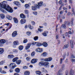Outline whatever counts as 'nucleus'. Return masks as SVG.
Listing matches in <instances>:
<instances>
[{"label": "nucleus", "instance_id": "14", "mask_svg": "<svg viewBox=\"0 0 75 75\" xmlns=\"http://www.w3.org/2000/svg\"><path fill=\"white\" fill-rule=\"evenodd\" d=\"M13 20L15 23L16 24H17V23H18V20H17V18H13Z\"/></svg>", "mask_w": 75, "mask_h": 75}, {"label": "nucleus", "instance_id": "11", "mask_svg": "<svg viewBox=\"0 0 75 75\" xmlns=\"http://www.w3.org/2000/svg\"><path fill=\"white\" fill-rule=\"evenodd\" d=\"M14 3H15L16 5V6H18V7H20L21 6L20 4V3L18 1H14Z\"/></svg>", "mask_w": 75, "mask_h": 75}, {"label": "nucleus", "instance_id": "47", "mask_svg": "<svg viewBox=\"0 0 75 75\" xmlns=\"http://www.w3.org/2000/svg\"><path fill=\"white\" fill-rule=\"evenodd\" d=\"M65 35L66 36L68 37H70V36L69 35H68V33L67 32L65 34Z\"/></svg>", "mask_w": 75, "mask_h": 75}, {"label": "nucleus", "instance_id": "24", "mask_svg": "<svg viewBox=\"0 0 75 75\" xmlns=\"http://www.w3.org/2000/svg\"><path fill=\"white\" fill-rule=\"evenodd\" d=\"M70 75H74V70H71L70 71Z\"/></svg>", "mask_w": 75, "mask_h": 75}, {"label": "nucleus", "instance_id": "19", "mask_svg": "<svg viewBox=\"0 0 75 75\" xmlns=\"http://www.w3.org/2000/svg\"><path fill=\"white\" fill-rule=\"evenodd\" d=\"M21 63V60H19L16 62V64H17V65H20V63Z\"/></svg>", "mask_w": 75, "mask_h": 75}, {"label": "nucleus", "instance_id": "45", "mask_svg": "<svg viewBox=\"0 0 75 75\" xmlns=\"http://www.w3.org/2000/svg\"><path fill=\"white\" fill-rule=\"evenodd\" d=\"M28 41L27 39H25L23 41V42L24 44H25V43H27V42Z\"/></svg>", "mask_w": 75, "mask_h": 75}, {"label": "nucleus", "instance_id": "23", "mask_svg": "<svg viewBox=\"0 0 75 75\" xmlns=\"http://www.w3.org/2000/svg\"><path fill=\"white\" fill-rule=\"evenodd\" d=\"M25 75H30V72L28 71H26L24 73Z\"/></svg>", "mask_w": 75, "mask_h": 75}, {"label": "nucleus", "instance_id": "37", "mask_svg": "<svg viewBox=\"0 0 75 75\" xmlns=\"http://www.w3.org/2000/svg\"><path fill=\"white\" fill-rule=\"evenodd\" d=\"M69 46H68V45H64V49H65V48H67Z\"/></svg>", "mask_w": 75, "mask_h": 75}, {"label": "nucleus", "instance_id": "60", "mask_svg": "<svg viewBox=\"0 0 75 75\" xmlns=\"http://www.w3.org/2000/svg\"><path fill=\"white\" fill-rule=\"evenodd\" d=\"M32 24L33 25H35V22L34 21H32L31 22Z\"/></svg>", "mask_w": 75, "mask_h": 75}, {"label": "nucleus", "instance_id": "1", "mask_svg": "<svg viewBox=\"0 0 75 75\" xmlns=\"http://www.w3.org/2000/svg\"><path fill=\"white\" fill-rule=\"evenodd\" d=\"M6 4H7V1H3L2 2L0 3V6L9 13H12L13 12V9L9 5H6Z\"/></svg>", "mask_w": 75, "mask_h": 75}, {"label": "nucleus", "instance_id": "63", "mask_svg": "<svg viewBox=\"0 0 75 75\" xmlns=\"http://www.w3.org/2000/svg\"><path fill=\"white\" fill-rule=\"evenodd\" d=\"M67 15L68 16H69L70 15H71V13L70 12H68L67 14Z\"/></svg>", "mask_w": 75, "mask_h": 75}, {"label": "nucleus", "instance_id": "38", "mask_svg": "<svg viewBox=\"0 0 75 75\" xmlns=\"http://www.w3.org/2000/svg\"><path fill=\"white\" fill-rule=\"evenodd\" d=\"M24 11L25 13L26 14H28V13H29V11H28L27 10H25Z\"/></svg>", "mask_w": 75, "mask_h": 75}, {"label": "nucleus", "instance_id": "18", "mask_svg": "<svg viewBox=\"0 0 75 75\" xmlns=\"http://www.w3.org/2000/svg\"><path fill=\"white\" fill-rule=\"evenodd\" d=\"M32 9L33 10H34V11L37 10V6H35V5L34 6H32Z\"/></svg>", "mask_w": 75, "mask_h": 75}, {"label": "nucleus", "instance_id": "27", "mask_svg": "<svg viewBox=\"0 0 75 75\" xmlns=\"http://www.w3.org/2000/svg\"><path fill=\"white\" fill-rule=\"evenodd\" d=\"M23 48H24L23 46L21 45L19 46V49L20 50V51H21V50L23 49Z\"/></svg>", "mask_w": 75, "mask_h": 75}, {"label": "nucleus", "instance_id": "4", "mask_svg": "<svg viewBox=\"0 0 75 75\" xmlns=\"http://www.w3.org/2000/svg\"><path fill=\"white\" fill-rule=\"evenodd\" d=\"M9 67L11 68H12V69H14V68H16V65L15 64V63H11L9 65Z\"/></svg>", "mask_w": 75, "mask_h": 75}, {"label": "nucleus", "instance_id": "2", "mask_svg": "<svg viewBox=\"0 0 75 75\" xmlns=\"http://www.w3.org/2000/svg\"><path fill=\"white\" fill-rule=\"evenodd\" d=\"M38 65L40 67L42 66H47V62H40L39 63Z\"/></svg>", "mask_w": 75, "mask_h": 75}, {"label": "nucleus", "instance_id": "59", "mask_svg": "<svg viewBox=\"0 0 75 75\" xmlns=\"http://www.w3.org/2000/svg\"><path fill=\"white\" fill-rule=\"evenodd\" d=\"M1 74H6V72L4 71H3L1 72Z\"/></svg>", "mask_w": 75, "mask_h": 75}, {"label": "nucleus", "instance_id": "31", "mask_svg": "<svg viewBox=\"0 0 75 75\" xmlns=\"http://www.w3.org/2000/svg\"><path fill=\"white\" fill-rule=\"evenodd\" d=\"M42 45L45 47H47V44L46 42H44L42 44Z\"/></svg>", "mask_w": 75, "mask_h": 75}, {"label": "nucleus", "instance_id": "41", "mask_svg": "<svg viewBox=\"0 0 75 75\" xmlns=\"http://www.w3.org/2000/svg\"><path fill=\"white\" fill-rule=\"evenodd\" d=\"M0 10L3 13H6V11L4 10L3 9L1 8H0Z\"/></svg>", "mask_w": 75, "mask_h": 75}, {"label": "nucleus", "instance_id": "40", "mask_svg": "<svg viewBox=\"0 0 75 75\" xmlns=\"http://www.w3.org/2000/svg\"><path fill=\"white\" fill-rule=\"evenodd\" d=\"M70 58L72 59V58H75V56H74V54H71L70 57Z\"/></svg>", "mask_w": 75, "mask_h": 75}, {"label": "nucleus", "instance_id": "64", "mask_svg": "<svg viewBox=\"0 0 75 75\" xmlns=\"http://www.w3.org/2000/svg\"><path fill=\"white\" fill-rule=\"evenodd\" d=\"M40 61H44V59L43 58H41L40 59Z\"/></svg>", "mask_w": 75, "mask_h": 75}, {"label": "nucleus", "instance_id": "36", "mask_svg": "<svg viewBox=\"0 0 75 75\" xmlns=\"http://www.w3.org/2000/svg\"><path fill=\"white\" fill-rule=\"evenodd\" d=\"M38 36H35L34 38V40L35 41H37V40H38Z\"/></svg>", "mask_w": 75, "mask_h": 75}, {"label": "nucleus", "instance_id": "8", "mask_svg": "<svg viewBox=\"0 0 75 75\" xmlns=\"http://www.w3.org/2000/svg\"><path fill=\"white\" fill-rule=\"evenodd\" d=\"M36 51L38 52H42V50L40 48H37L36 49Z\"/></svg>", "mask_w": 75, "mask_h": 75}, {"label": "nucleus", "instance_id": "53", "mask_svg": "<svg viewBox=\"0 0 75 75\" xmlns=\"http://www.w3.org/2000/svg\"><path fill=\"white\" fill-rule=\"evenodd\" d=\"M38 31H40V32H42V31H43V30H42V29H41L40 28H38Z\"/></svg>", "mask_w": 75, "mask_h": 75}, {"label": "nucleus", "instance_id": "16", "mask_svg": "<svg viewBox=\"0 0 75 75\" xmlns=\"http://www.w3.org/2000/svg\"><path fill=\"white\" fill-rule=\"evenodd\" d=\"M59 19H65V16H61V17L60 16H58L57 17Z\"/></svg>", "mask_w": 75, "mask_h": 75}, {"label": "nucleus", "instance_id": "54", "mask_svg": "<svg viewBox=\"0 0 75 75\" xmlns=\"http://www.w3.org/2000/svg\"><path fill=\"white\" fill-rule=\"evenodd\" d=\"M37 42H33L32 43V45H35V44H36Z\"/></svg>", "mask_w": 75, "mask_h": 75}, {"label": "nucleus", "instance_id": "28", "mask_svg": "<svg viewBox=\"0 0 75 75\" xmlns=\"http://www.w3.org/2000/svg\"><path fill=\"white\" fill-rule=\"evenodd\" d=\"M0 17L1 18H5V16L3 14H0Z\"/></svg>", "mask_w": 75, "mask_h": 75}, {"label": "nucleus", "instance_id": "7", "mask_svg": "<svg viewBox=\"0 0 75 75\" xmlns=\"http://www.w3.org/2000/svg\"><path fill=\"white\" fill-rule=\"evenodd\" d=\"M17 35V33L16 31H15L13 32L12 34V36L13 37H16Z\"/></svg>", "mask_w": 75, "mask_h": 75}, {"label": "nucleus", "instance_id": "29", "mask_svg": "<svg viewBox=\"0 0 75 75\" xmlns=\"http://www.w3.org/2000/svg\"><path fill=\"white\" fill-rule=\"evenodd\" d=\"M52 60V58L51 57H49L47 59V61H51Z\"/></svg>", "mask_w": 75, "mask_h": 75}, {"label": "nucleus", "instance_id": "44", "mask_svg": "<svg viewBox=\"0 0 75 75\" xmlns=\"http://www.w3.org/2000/svg\"><path fill=\"white\" fill-rule=\"evenodd\" d=\"M66 25H67L65 24H65L62 25V28H66Z\"/></svg>", "mask_w": 75, "mask_h": 75}, {"label": "nucleus", "instance_id": "5", "mask_svg": "<svg viewBox=\"0 0 75 75\" xmlns=\"http://www.w3.org/2000/svg\"><path fill=\"white\" fill-rule=\"evenodd\" d=\"M31 44V43H28L26 46L25 47V50H27L30 48Z\"/></svg>", "mask_w": 75, "mask_h": 75}, {"label": "nucleus", "instance_id": "42", "mask_svg": "<svg viewBox=\"0 0 75 75\" xmlns=\"http://www.w3.org/2000/svg\"><path fill=\"white\" fill-rule=\"evenodd\" d=\"M35 55V52H33L31 54V56L34 57Z\"/></svg>", "mask_w": 75, "mask_h": 75}, {"label": "nucleus", "instance_id": "43", "mask_svg": "<svg viewBox=\"0 0 75 75\" xmlns=\"http://www.w3.org/2000/svg\"><path fill=\"white\" fill-rule=\"evenodd\" d=\"M28 27L29 28H30V30H32L33 28V27L31 26V25H28Z\"/></svg>", "mask_w": 75, "mask_h": 75}, {"label": "nucleus", "instance_id": "30", "mask_svg": "<svg viewBox=\"0 0 75 75\" xmlns=\"http://www.w3.org/2000/svg\"><path fill=\"white\" fill-rule=\"evenodd\" d=\"M18 59V57H16L14 58L13 59V62H14L17 60Z\"/></svg>", "mask_w": 75, "mask_h": 75}, {"label": "nucleus", "instance_id": "50", "mask_svg": "<svg viewBox=\"0 0 75 75\" xmlns=\"http://www.w3.org/2000/svg\"><path fill=\"white\" fill-rule=\"evenodd\" d=\"M63 59H62V58H60V64H62V62H63Z\"/></svg>", "mask_w": 75, "mask_h": 75}, {"label": "nucleus", "instance_id": "6", "mask_svg": "<svg viewBox=\"0 0 75 75\" xmlns=\"http://www.w3.org/2000/svg\"><path fill=\"white\" fill-rule=\"evenodd\" d=\"M38 59H33L31 60L32 64H35L37 62Z\"/></svg>", "mask_w": 75, "mask_h": 75}, {"label": "nucleus", "instance_id": "51", "mask_svg": "<svg viewBox=\"0 0 75 75\" xmlns=\"http://www.w3.org/2000/svg\"><path fill=\"white\" fill-rule=\"evenodd\" d=\"M33 13L34 15H35V16H37V12H33Z\"/></svg>", "mask_w": 75, "mask_h": 75}, {"label": "nucleus", "instance_id": "49", "mask_svg": "<svg viewBox=\"0 0 75 75\" xmlns=\"http://www.w3.org/2000/svg\"><path fill=\"white\" fill-rule=\"evenodd\" d=\"M4 64V61H1V62H0V65H3V64Z\"/></svg>", "mask_w": 75, "mask_h": 75}, {"label": "nucleus", "instance_id": "3", "mask_svg": "<svg viewBox=\"0 0 75 75\" xmlns=\"http://www.w3.org/2000/svg\"><path fill=\"white\" fill-rule=\"evenodd\" d=\"M38 5L35 4V6H36L37 8H40V7H41L43 6V2L41 1L38 4Z\"/></svg>", "mask_w": 75, "mask_h": 75}, {"label": "nucleus", "instance_id": "17", "mask_svg": "<svg viewBox=\"0 0 75 75\" xmlns=\"http://www.w3.org/2000/svg\"><path fill=\"white\" fill-rule=\"evenodd\" d=\"M5 42L6 41L4 39H1L0 40V42L1 44H4Z\"/></svg>", "mask_w": 75, "mask_h": 75}, {"label": "nucleus", "instance_id": "55", "mask_svg": "<svg viewBox=\"0 0 75 75\" xmlns=\"http://www.w3.org/2000/svg\"><path fill=\"white\" fill-rule=\"evenodd\" d=\"M71 61L72 62H75V59H71Z\"/></svg>", "mask_w": 75, "mask_h": 75}, {"label": "nucleus", "instance_id": "39", "mask_svg": "<svg viewBox=\"0 0 75 75\" xmlns=\"http://www.w3.org/2000/svg\"><path fill=\"white\" fill-rule=\"evenodd\" d=\"M13 53H17V52H18V51L16 49H14L13 50Z\"/></svg>", "mask_w": 75, "mask_h": 75}, {"label": "nucleus", "instance_id": "9", "mask_svg": "<svg viewBox=\"0 0 75 75\" xmlns=\"http://www.w3.org/2000/svg\"><path fill=\"white\" fill-rule=\"evenodd\" d=\"M70 45L71 46V47L72 48H74V40H70Z\"/></svg>", "mask_w": 75, "mask_h": 75}, {"label": "nucleus", "instance_id": "33", "mask_svg": "<svg viewBox=\"0 0 75 75\" xmlns=\"http://www.w3.org/2000/svg\"><path fill=\"white\" fill-rule=\"evenodd\" d=\"M74 19L73 18H72L71 19V25H73V22H74Z\"/></svg>", "mask_w": 75, "mask_h": 75}, {"label": "nucleus", "instance_id": "12", "mask_svg": "<svg viewBox=\"0 0 75 75\" xmlns=\"http://www.w3.org/2000/svg\"><path fill=\"white\" fill-rule=\"evenodd\" d=\"M20 17L21 18H25V16L23 14V13H21L20 15Z\"/></svg>", "mask_w": 75, "mask_h": 75}, {"label": "nucleus", "instance_id": "52", "mask_svg": "<svg viewBox=\"0 0 75 75\" xmlns=\"http://www.w3.org/2000/svg\"><path fill=\"white\" fill-rule=\"evenodd\" d=\"M42 71H44V72H47V70H46V69H44V68H42Z\"/></svg>", "mask_w": 75, "mask_h": 75}, {"label": "nucleus", "instance_id": "58", "mask_svg": "<svg viewBox=\"0 0 75 75\" xmlns=\"http://www.w3.org/2000/svg\"><path fill=\"white\" fill-rule=\"evenodd\" d=\"M42 35H44V36H47V34L45 33H42Z\"/></svg>", "mask_w": 75, "mask_h": 75}, {"label": "nucleus", "instance_id": "48", "mask_svg": "<svg viewBox=\"0 0 75 75\" xmlns=\"http://www.w3.org/2000/svg\"><path fill=\"white\" fill-rule=\"evenodd\" d=\"M36 44L37 46H40V45H41V44L39 43L36 42Z\"/></svg>", "mask_w": 75, "mask_h": 75}, {"label": "nucleus", "instance_id": "61", "mask_svg": "<svg viewBox=\"0 0 75 75\" xmlns=\"http://www.w3.org/2000/svg\"><path fill=\"white\" fill-rule=\"evenodd\" d=\"M69 3H71V4H72V0H69Z\"/></svg>", "mask_w": 75, "mask_h": 75}, {"label": "nucleus", "instance_id": "25", "mask_svg": "<svg viewBox=\"0 0 75 75\" xmlns=\"http://www.w3.org/2000/svg\"><path fill=\"white\" fill-rule=\"evenodd\" d=\"M72 11L73 12V13L71 14L72 16L73 15V14H74V16L75 15V11L74 10V8H72Z\"/></svg>", "mask_w": 75, "mask_h": 75}, {"label": "nucleus", "instance_id": "22", "mask_svg": "<svg viewBox=\"0 0 75 75\" xmlns=\"http://www.w3.org/2000/svg\"><path fill=\"white\" fill-rule=\"evenodd\" d=\"M4 52V49L3 48H0V54H3Z\"/></svg>", "mask_w": 75, "mask_h": 75}, {"label": "nucleus", "instance_id": "32", "mask_svg": "<svg viewBox=\"0 0 75 75\" xmlns=\"http://www.w3.org/2000/svg\"><path fill=\"white\" fill-rule=\"evenodd\" d=\"M26 59L28 61H30L31 60V58L30 57H28L26 58Z\"/></svg>", "mask_w": 75, "mask_h": 75}, {"label": "nucleus", "instance_id": "46", "mask_svg": "<svg viewBox=\"0 0 75 75\" xmlns=\"http://www.w3.org/2000/svg\"><path fill=\"white\" fill-rule=\"evenodd\" d=\"M26 33L28 35H31V32L30 31L27 32Z\"/></svg>", "mask_w": 75, "mask_h": 75}, {"label": "nucleus", "instance_id": "13", "mask_svg": "<svg viewBox=\"0 0 75 75\" xmlns=\"http://www.w3.org/2000/svg\"><path fill=\"white\" fill-rule=\"evenodd\" d=\"M6 17L7 19L9 20H11L12 19V17L9 15H6Z\"/></svg>", "mask_w": 75, "mask_h": 75}, {"label": "nucleus", "instance_id": "15", "mask_svg": "<svg viewBox=\"0 0 75 75\" xmlns=\"http://www.w3.org/2000/svg\"><path fill=\"white\" fill-rule=\"evenodd\" d=\"M14 55L11 54H9L8 56V58L9 59L13 58H14Z\"/></svg>", "mask_w": 75, "mask_h": 75}, {"label": "nucleus", "instance_id": "35", "mask_svg": "<svg viewBox=\"0 0 75 75\" xmlns=\"http://www.w3.org/2000/svg\"><path fill=\"white\" fill-rule=\"evenodd\" d=\"M64 24L67 25H70V23L69 22H65Z\"/></svg>", "mask_w": 75, "mask_h": 75}, {"label": "nucleus", "instance_id": "56", "mask_svg": "<svg viewBox=\"0 0 75 75\" xmlns=\"http://www.w3.org/2000/svg\"><path fill=\"white\" fill-rule=\"evenodd\" d=\"M19 0V1H21V2L22 3H24L25 2V1L23 0Z\"/></svg>", "mask_w": 75, "mask_h": 75}, {"label": "nucleus", "instance_id": "34", "mask_svg": "<svg viewBox=\"0 0 75 75\" xmlns=\"http://www.w3.org/2000/svg\"><path fill=\"white\" fill-rule=\"evenodd\" d=\"M47 54V52H44L42 53V56H43V57H46Z\"/></svg>", "mask_w": 75, "mask_h": 75}, {"label": "nucleus", "instance_id": "57", "mask_svg": "<svg viewBox=\"0 0 75 75\" xmlns=\"http://www.w3.org/2000/svg\"><path fill=\"white\" fill-rule=\"evenodd\" d=\"M9 24H10L9 23H7L5 24V25H7V26L8 27H8H9Z\"/></svg>", "mask_w": 75, "mask_h": 75}, {"label": "nucleus", "instance_id": "10", "mask_svg": "<svg viewBox=\"0 0 75 75\" xmlns=\"http://www.w3.org/2000/svg\"><path fill=\"white\" fill-rule=\"evenodd\" d=\"M26 22V20L25 19H22L20 21L21 24H23Z\"/></svg>", "mask_w": 75, "mask_h": 75}, {"label": "nucleus", "instance_id": "62", "mask_svg": "<svg viewBox=\"0 0 75 75\" xmlns=\"http://www.w3.org/2000/svg\"><path fill=\"white\" fill-rule=\"evenodd\" d=\"M23 69H27V67L26 66H24L23 67Z\"/></svg>", "mask_w": 75, "mask_h": 75}, {"label": "nucleus", "instance_id": "20", "mask_svg": "<svg viewBox=\"0 0 75 75\" xmlns=\"http://www.w3.org/2000/svg\"><path fill=\"white\" fill-rule=\"evenodd\" d=\"M13 44L15 45H18V44H19V43L18 41H14L13 42Z\"/></svg>", "mask_w": 75, "mask_h": 75}, {"label": "nucleus", "instance_id": "26", "mask_svg": "<svg viewBox=\"0 0 75 75\" xmlns=\"http://www.w3.org/2000/svg\"><path fill=\"white\" fill-rule=\"evenodd\" d=\"M15 71L16 72H17V73H19V72H20V69H19L18 68L16 69Z\"/></svg>", "mask_w": 75, "mask_h": 75}, {"label": "nucleus", "instance_id": "21", "mask_svg": "<svg viewBox=\"0 0 75 75\" xmlns=\"http://www.w3.org/2000/svg\"><path fill=\"white\" fill-rule=\"evenodd\" d=\"M24 6L25 8H29V7H30V5L28 4H25Z\"/></svg>", "mask_w": 75, "mask_h": 75}]
</instances>
